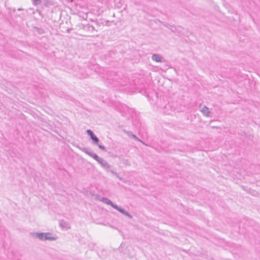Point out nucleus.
I'll list each match as a JSON object with an SVG mask.
<instances>
[{
    "instance_id": "6",
    "label": "nucleus",
    "mask_w": 260,
    "mask_h": 260,
    "mask_svg": "<svg viewBox=\"0 0 260 260\" xmlns=\"http://www.w3.org/2000/svg\"><path fill=\"white\" fill-rule=\"evenodd\" d=\"M101 201L107 205H110L113 208L116 205L115 204L113 203L110 200L106 197H102Z\"/></svg>"
},
{
    "instance_id": "1",
    "label": "nucleus",
    "mask_w": 260,
    "mask_h": 260,
    "mask_svg": "<svg viewBox=\"0 0 260 260\" xmlns=\"http://www.w3.org/2000/svg\"><path fill=\"white\" fill-rule=\"evenodd\" d=\"M77 147L88 154L90 156L92 157L94 159H95L99 164L101 165V167L103 168L104 169L106 170H108L111 166L108 164L107 161L105 160L103 158L99 157L96 153H94L92 151L90 150V149L86 147H81L79 146H78Z\"/></svg>"
},
{
    "instance_id": "21",
    "label": "nucleus",
    "mask_w": 260,
    "mask_h": 260,
    "mask_svg": "<svg viewBox=\"0 0 260 260\" xmlns=\"http://www.w3.org/2000/svg\"><path fill=\"white\" fill-rule=\"evenodd\" d=\"M178 28H182V27H180V26H179V27H178Z\"/></svg>"
},
{
    "instance_id": "13",
    "label": "nucleus",
    "mask_w": 260,
    "mask_h": 260,
    "mask_svg": "<svg viewBox=\"0 0 260 260\" xmlns=\"http://www.w3.org/2000/svg\"><path fill=\"white\" fill-rule=\"evenodd\" d=\"M95 145L98 146L99 148L101 150L105 151H107V149H106V147L100 144V142H99V144H95Z\"/></svg>"
},
{
    "instance_id": "5",
    "label": "nucleus",
    "mask_w": 260,
    "mask_h": 260,
    "mask_svg": "<svg viewBox=\"0 0 260 260\" xmlns=\"http://www.w3.org/2000/svg\"><path fill=\"white\" fill-rule=\"evenodd\" d=\"M152 59L156 62H165V59L158 54H153L152 56Z\"/></svg>"
},
{
    "instance_id": "9",
    "label": "nucleus",
    "mask_w": 260,
    "mask_h": 260,
    "mask_svg": "<svg viewBox=\"0 0 260 260\" xmlns=\"http://www.w3.org/2000/svg\"><path fill=\"white\" fill-rule=\"evenodd\" d=\"M84 29L91 32L94 30V27L92 25L89 24L84 26Z\"/></svg>"
},
{
    "instance_id": "4",
    "label": "nucleus",
    "mask_w": 260,
    "mask_h": 260,
    "mask_svg": "<svg viewBox=\"0 0 260 260\" xmlns=\"http://www.w3.org/2000/svg\"><path fill=\"white\" fill-rule=\"evenodd\" d=\"M114 209L118 210L119 212L122 213V214L128 217L129 218L132 219L133 218V216L129 214L127 211H126L125 209H123L121 207L118 206L116 204L114 206Z\"/></svg>"
},
{
    "instance_id": "10",
    "label": "nucleus",
    "mask_w": 260,
    "mask_h": 260,
    "mask_svg": "<svg viewBox=\"0 0 260 260\" xmlns=\"http://www.w3.org/2000/svg\"><path fill=\"white\" fill-rule=\"evenodd\" d=\"M83 70H81L80 72H75L74 73V75L75 76L79 78H83L85 77V75L83 74Z\"/></svg>"
},
{
    "instance_id": "3",
    "label": "nucleus",
    "mask_w": 260,
    "mask_h": 260,
    "mask_svg": "<svg viewBox=\"0 0 260 260\" xmlns=\"http://www.w3.org/2000/svg\"><path fill=\"white\" fill-rule=\"evenodd\" d=\"M86 133L90 137V139L92 140V143L93 145L99 144V142H100L99 139L91 129H87L86 131Z\"/></svg>"
},
{
    "instance_id": "12",
    "label": "nucleus",
    "mask_w": 260,
    "mask_h": 260,
    "mask_svg": "<svg viewBox=\"0 0 260 260\" xmlns=\"http://www.w3.org/2000/svg\"><path fill=\"white\" fill-rule=\"evenodd\" d=\"M42 0H32L33 5L38 6L41 5Z\"/></svg>"
},
{
    "instance_id": "14",
    "label": "nucleus",
    "mask_w": 260,
    "mask_h": 260,
    "mask_svg": "<svg viewBox=\"0 0 260 260\" xmlns=\"http://www.w3.org/2000/svg\"><path fill=\"white\" fill-rule=\"evenodd\" d=\"M131 135H129V137H131L134 139L138 141H141V140L134 134L131 133Z\"/></svg>"
},
{
    "instance_id": "16",
    "label": "nucleus",
    "mask_w": 260,
    "mask_h": 260,
    "mask_svg": "<svg viewBox=\"0 0 260 260\" xmlns=\"http://www.w3.org/2000/svg\"><path fill=\"white\" fill-rule=\"evenodd\" d=\"M164 68L165 70H168L169 68L167 64L165 65Z\"/></svg>"
},
{
    "instance_id": "7",
    "label": "nucleus",
    "mask_w": 260,
    "mask_h": 260,
    "mask_svg": "<svg viewBox=\"0 0 260 260\" xmlns=\"http://www.w3.org/2000/svg\"><path fill=\"white\" fill-rule=\"evenodd\" d=\"M41 5L45 7H49L54 5V3L51 0H42Z\"/></svg>"
},
{
    "instance_id": "11",
    "label": "nucleus",
    "mask_w": 260,
    "mask_h": 260,
    "mask_svg": "<svg viewBox=\"0 0 260 260\" xmlns=\"http://www.w3.org/2000/svg\"><path fill=\"white\" fill-rule=\"evenodd\" d=\"M171 30L174 32L180 33L181 31L179 30L178 28L174 26H171Z\"/></svg>"
},
{
    "instance_id": "20",
    "label": "nucleus",
    "mask_w": 260,
    "mask_h": 260,
    "mask_svg": "<svg viewBox=\"0 0 260 260\" xmlns=\"http://www.w3.org/2000/svg\"><path fill=\"white\" fill-rule=\"evenodd\" d=\"M13 11V12H15V9H14Z\"/></svg>"
},
{
    "instance_id": "18",
    "label": "nucleus",
    "mask_w": 260,
    "mask_h": 260,
    "mask_svg": "<svg viewBox=\"0 0 260 260\" xmlns=\"http://www.w3.org/2000/svg\"><path fill=\"white\" fill-rule=\"evenodd\" d=\"M60 225L61 226H63V223H62L61 222L60 223Z\"/></svg>"
},
{
    "instance_id": "2",
    "label": "nucleus",
    "mask_w": 260,
    "mask_h": 260,
    "mask_svg": "<svg viewBox=\"0 0 260 260\" xmlns=\"http://www.w3.org/2000/svg\"><path fill=\"white\" fill-rule=\"evenodd\" d=\"M30 234L34 238L38 239L41 241H54L57 239L56 236H54L52 233H39L32 232Z\"/></svg>"
},
{
    "instance_id": "15",
    "label": "nucleus",
    "mask_w": 260,
    "mask_h": 260,
    "mask_svg": "<svg viewBox=\"0 0 260 260\" xmlns=\"http://www.w3.org/2000/svg\"><path fill=\"white\" fill-rule=\"evenodd\" d=\"M109 171H110V172L113 174V175H115L116 176L118 177V174L117 172H114L113 170H109Z\"/></svg>"
},
{
    "instance_id": "19",
    "label": "nucleus",
    "mask_w": 260,
    "mask_h": 260,
    "mask_svg": "<svg viewBox=\"0 0 260 260\" xmlns=\"http://www.w3.org/2000/svg\"><path fill=\"white\" fill-rule=\"evenodd\" d=\"M60 225L61 226H63V223H62L61 222L60 223Z\"/></svg>"
},
{
    "instance_id": "8",
    "label": "nucleus",
    "mask_w": 260,
    "mask_h": 260,
    "mask_svg": "<svg viewBox=\"0 0 260 260\" xmlns=\"http://www.w3.org/2000/svg\"><path fill=\"white\" fill-rule=\"evenodd\" d=\"M201 111L203 113V114L206 116H209L210 111L209 110V108L207 107L206 106H204L202 110Z\"/></svg>"
},
{
    "instance_id": "17",
    "label": "nucleus",
    "mask_w": 260,
    "mask_h": 260,
    "mask_svg": "<svg viewBox=\"0 0 260 260\" xmlns=\"http://www.w3.org/2000/svg\"><path fill=\"white\" fill-rule=\"evenodd\" d=\"M23 10V9H22V8H18V11H22V10Z\"/></svg>"
}]
</instances>
